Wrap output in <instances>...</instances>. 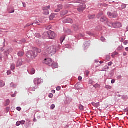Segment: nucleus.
<instances>
[{
    "mask_svg": "<svg viewBox=\"0 0 128 128\" xmlns=\"http://www.w3.org/2000/svg\"><path fill=\"white\" fill-rule=\"evenodd\" d=\"M94 88H100V84H96L94 85Z\"/></svg>",
    "mask_w": 128,
    "mask_h": 128,
    "instance_id": "bb28decb",
    "label": "nucleus"
},
{
    "mask_svg": "<svg viewBox=\"0 0 128 128\" xmlns=\"http://www.w3.org/2000/svg\"><path fill=\"white\" fill-rule=\"evenodd\" d=\"M50 28H52V26H48V28H47V30H50Z\"/></svg>",
    "mask_w": 128,
    "mask_h": 128,
    "instance_id": "864d4df0",
    "label": "nucleus"
},
{
    "mask_svg": "<svg viewBox=\"0 0 128 128\" xmlns=\"http://www.w3.org/2000/svg\"><path fill=\"white\" fill-rule=\"evenodd\" d=\"M108 20V18H106V17L103 16L100 18V22H106Z\"/></svg>",
    "mask_w": 128,
    "mask_h": 128,
    "instance_id": "dca6fc26",
    "label": "nucleus"
},
{
    "mask_svg": "<svg viewBox=\"0 0 128 128\" xmlns=\"http://www.w3.org/2000/svg\"><path fill=\"white\" fill-rule=\"evenodd\" d=\"M73 28L74 29L75 32H78V30H79L78 26L76 25L73 26Z\"/></svg>",
    "mask_w": 128,
    "mask_h": 128,
    "instance_id": "412c9836",
    "label": "nucleus"
},
{
    "mask_svg": "<svg viewBox=\"0 0 128 128\" xmlns=\"http://www.w3.org/2000/svg\"><path fill=\"white\" fill-rule=\"evenodd\" d=\"M98 18H100V16H98Z\"/></svg>",
    "mask_w": 128,
    "mask_h": 128,
    "instance_id": "338daca9",
    "label": "nucleus"
},
{
    "mask_svg": "<svg viewBox=\"0 0 128 128\" xmlns=\"http://www.w3.org/2000/svg\"><path fill=\"white\" fill-rule=\"evenodd\" d=\"M122 100H128V96L126 95H124L122 96Z\"/></svg>",
    "mask_w": 128,
    "mask_h": 128,
    "instance_id": "4be33fe9",
    "label": "nucleus"
},
{
    "mask_svg": "<svg viewBox=\"0 0 128 128\" xmlns=\"http://www.w3.org/2000/svg\"><path fill=\"white\" fill-rule=\"evenodd\" d=\"M10 86L11 88H16V84H14V83H12L10 84Z\"/></svg>",
    "mask_w": 128,
    "mask_h": 128,
    "instance_id": "393cba45",
    "label": "nucleus"
},
{
    "mask_svg": "<svg viewBox=\"0 0 128 128\" xmlns=\"http://www.w3.org/2000/svg\"><path fill=\"white\" fill-rule=\"evenodd\" d=\"M64 38H61L60 39L61 44H62V42H64Z\"/></svg>",
    "mask_w": 128,
    "mask_h": 128,
    "instance_id": "7c9ffc66",
    "label": "nucleus"
},
{
    "mask_svg": "<svg viewBox=\"0 0 128 128\" xmlns=\"http://www.w3.org/2000/svg\"><path fill=\"white\" fill-rule=\"evenodd\" d=\"M52 94H56V90H52Z\"/></svg>",
    "mask_w": 128,
    "mask_h": 128,
    "instance_id": "4d7b16f0",
    "label": "nucleus"
},
{
    "mask_svg": "<svg viewBox=\"0 0 128 128\" xmlns=\"http://www.w3.org/2000/svg\"><path fill=\"white\" fill-rule=\"evenodd\" d=\"M79 108L80 110H84V106L82 104H80L79 106Z\"/></svg>",
    "mask_w": 128,
    "mask_h": 128,
    "instance_id": "a878e982",
    "label": "nucleus"
},
{
    "mask_svg": "<svg viewBox=\"0 0 128 128\" xmlns=\"http://www.w3.org/2000/svg\"><path fill=\"white\" fill-rule=\"evenodd\" d=\"M86 34H88V36H93V34L90 32H87Z\"/></svg>",
    "mask_w": 128,
    "mask_h": 128,
    "instance_id": "2f4dec72",
    "label": "nucleus"
},
{
    "mask_svg": "<svg viewBox=\"0 0 128 128\" xmlns=\"http://www.w3.org/2000/svg\"><path fill=\"white\" fill-rule=\"evenodd\" d=\"M101 40H102V42H106V39H104V37H102V38H101Z\"/></svg>",
    "mask_w": 128,
    "mask_h": 128,
    "instance_id": "a19ab883",
    "label": "nucleus"
},
{
    "mask_svg": "<svg viewBox=\"0 0 128 128\" xmlns=\"http://www.w3.org/2000/svg\"><path fill=\"white\" fill-rule=\"evenodd\" d=\"M46 54H54L56 52V48L54 46H51L44 50Z\"/></svg>",
    "mask_w": 128,
    "mask_h": 128,
    "instance_id": "f257e3e1",
    "label": "nucleus"
},
{
    "mask_svg": "<svg viewBox=\"0 0 128 128\" xmlns=\"http://www.w3.org/2000/svg\"><path fill=\"white\" fill-rule=\"evenodd\" d=\"M92 105L93 106H94L95 108H98V106H100V102H98V103L92 102Z\"/></svg>",
    "mask_w": 128,
    "mask_h": 128,
    "instance_id": "f3484780",
    "label": "nucleus"
},
{
    "mask_svg": "<svg viewBox=\"0 0 128 128\" xmlns=\"http://www.w3.org/2000/svg\"><path fill=\"white\" fill-rule=\"evenodd\" d=\"M126 52H124V54H123V56H126Z\"/></svg>",
    "mask_w": 128,
    "mask_h": 128,
    "instance_id": "6e6d98bb",
    "label": "nucleus"
},
{
    "mask_svg": "<svg viewBox=\"0 0 128 128\" xmlns=\"http://www.w3.org/2000/svg\"><path fill=\"white\" fill-rule=\"evenodd\" d=\"M14 12V10L13 12H10V14H12Z\"/></svg>",
    "mask_w": 128,
    "mask_h": 128,
    "instance_id": "bf43d9fd",
    "label": "nucleus"
},
{
    "mask_svg": "<svg viewBox=\"0 0 128 128\" xmlns=\"http://www.w3.org/2000/svg\"><path fill=\"white\" fill-rule=\"evenodd\" d=\"M15 96H16V95H14V94L12 95V98H14Z\"/></svg>",
    "mask_w": 128,
    "mask_h": 128,
    "instance_id": "13d9d810",
    "label": "nucleus"
},
{
    "mask_svg": "<svg viewBox=\"0 0 128 128\" xmlns=\"http://www.w3.org/2000/svg\"><path fill=\"white\" fill-rule=\"evenodd\" d=\"M106 60H110V56H106Z\"/></svg>",
    "mask_w": 128,
    "mask_h": 128,
    "instance_id": "4c0bfd02",
    "label": "nucleus"
},
{
    "mask_svg": "<svg viewBox=\"0 0 128 128\" xmlns=\"http://www.w3.org/2000/svg\"><path fill=\"white\" fill-rule=\"evenodd\" d=\"M112 62H110L109 63H108V66H112Z\"/></svg>",
    "mask_w": 128,
    "mask_h": 128,
    "instance_id": "de8ad7c7",
    "label": "nucleus"
},
{
    "mask_svg": "<svg viewBox=\"0 0 128 128\" xmlns=\"http://www.w3.org/2000/svg\"><path fill=\"white\" fill-rule=\"evenodd\" d=\"M118 80H120V78H122V76L121 75H120L119 76H118Z\"/></svg>",
    "mask_w": 128,
    "mask_h": 128,
    "instance_id": "5fc2aeb1",
    "label": "nucleus"
},
{
    "mask_svg": "<svg viewBox=\"0 0 128 128\" xmlns=\"http://www.w3.org/2000/svg\"><path fill=\"white\" fill-rule=\"evenodd\" d=\"M81 36H82V37L84 36V35H82L81 34Z\"/></svg>",
    "mask_w": 128,
    "mask_h": 128,
    "instance_id": "69168bd1",
    "label": "nucleus"
},
{
    "mask_svg": "<svg viewBox=\"0 0 128 128\" xmlns=\"http://www.w3.org/2000/svg\"><path fill=\"white\" fill-rule=\"evenodd\" d=\"M22 59H19L17 62L16 67L18 68V66H22Z\"/></svg>",
    "mask_w": 128,
    "mask_h": 128,
    "instance_id": "9d476101",
    "label": "nucleus"
},
{
    "mask_svg": "<svg viewBox=\"0 0 128 128\" xmlns=\"http://www.w3.org/2000/svg\"><path fill=\"white\" fill-rule=\"evenodd\" d=\"M50 8V6L44 8H43V10H44L43 14H44L45 16H48V15L50 14V11H48Z\"/></svg>",
    "mask_w": 128,
    "mask_h": 128,
    "instance_id": "423d86ee",
    "label": "nucleus"
},
{
    "mask_svg": "<svg viewBox=\"0 0 128 128\" xmlns=\"http://www.w3.org/2000/svg\"><path fill=\"white\" fill-rule=\"evenodd\" d=\"M20 121H18L16 123V126H20Z\"/></svg>",
    "mask_w": 128,
    "mask_h": 128,
    "instance_id": "c85d7f7f",
    "label": "nucleus"
},
{
    "mask_svg": "<svg viewBox=\"0 0 128 128\" xmlns=\"http://www.w3.org/2000/svg\"><path fill=\"white\" fill-rule=\"evenodd\" d=\"M63 22L64 24H66V22H68V24H72L74 22V21H72V20L71 18H68V19L64 20Z\"/></svg>",
    "mask_w": 128,
    "mask_h": 128,
    "instance_id": "1a4fd4ad",
    "label": "nucleus"
},
{
    "mask_svg": "<svg viewBox=\"0 0 128 128\" xmlns=\"http://www.w3.org/2000/svg\"><path fill=\"white\" fill-rule=\"evenodd\" d=\"M112 58H114V54H112Z\"/></svg>",
    "mask_w": 128,
    "mask_h": 128,
    "instance_id": "e2e57ef3",
    "label": "nucleus"
},
{
    "mask_svg": "<svg viewBox=\"0 0 128 128\" xmlns=\"http://www.w3.org/2000/svg\"><path fill=\"white\" fill-rule=\"evenodd\" d=\"M10 101L9 100H6V106H8L10 104Z\"/></svg>",
    "mask_w": 128,
    "mask_h": 128,
    "instance_id": "c756f323",
    "label": "nucleus"
},
{
    "mask_svg": "<svg viewBox=\"0 0 128 128\" xmlns=\"http://www.w3.org/2000/svg\"><path fill=\"white\" fill-rule=\"evenodd\" d=\"M30 74H36V70L34 68L32 69Z\"/></svg>",
    "mask_w": 128,
    "mask_h": 128,
    "instance_id": "5701e85b",
    "label": "nucleus"
},
{
    "mask_svg": "<svg viewBox=\"0 0 128 128\" xmlns=\"http://www.w3.org/2000/svg\"><path fill=\"white\" fill-rule=\"evenodd\" d=\"M62 10V5H58V8L55 10L56 12H60V10Z\"/></svg>",
    "mask_w": 128,
    "mask_h": 128,
    "instance_id": "ddd939ff",
    "label": "nucleus"
},
{
    "mask_svg": "<svg viewBox=\"0 0 128 128\" xmlns=\"http://www.w3.org/2000/svg\"><path fill=\"white\" fill-rule=\"evenodd\" d=\"M89 18H90V19L94 18H96V16L95 15H92V16H89Z\"/></svg>",
    "mask_w": 128,
    "mask_h": 128,
    "instance_id": "473e14b6",
    "label": "nucleus"
},
{
    "mask_svg": "<svg viewBox=\"0 0 128 128\" xmlns=\"http://www.w3.org/2000/svg\"><path fill=\"white\" fill-rule=\"evenodd\" d=\"M106 88H107V90H112V86H106Z\"/></svg>",
    "mask_w": 128,
    "mask_h": 128,
    "instance_id": "cd10ccee",
    "label": "nucleus"
},
{
    "mask_svg": "<svg viewBox=\"0 0 128 128\" xmlns=\"http://www.w3.org/2000/svg\"><path fill=\"white\" fill-rule=\"evenodd\" d=\"M108 16L110 18H116L118 17V13L117 12H114V14H112L110 12H108Z\"/></svg>",
    "mask_w": 128,
    "mask_h": 128,
    "instance_id": "0eeeda50",
    "label": "nucleus"
},
{
    "mask_svg": "<svg viewBox=\"0 0 128 128\" xmlns=\"http://www.w3.org/2000/svg\"><path fill=\"white\" fill-rule=\"evenodd\" d=\"M49 98H52L54 97V94H50L48 96Z\"/></svg>",
    "mask_w": 128,
    "mask_h": 128,
    "instance_id": "e433bc0d",
    "label": "nucleus"
},
{
    "mask_svg": "<svg viewBox=\"0 0 128 128\" xmlns=\"http://www.w3.org/2000/svg\"><path fill=\"white\" fill-rule=\"evenodd\" d=\"M128 44V41H125V42H124V44L125 46H126V44Z\"/></svg>",
    "mask_w": 128,
    "mask_h": 128,
    "instance_id": "603ef678",
    "label": "nucleus"
},
{
    "mask_svg": "<svg viewBox=\"0 0 128 128\" xmlns=\"http://www.w3.org/2000/svg\"><path fill=\"white\" fill-rule=\"evenodd\" d=\"M33 50L34 52H36L37 54H40V52H42V50L38 48H34Z\"/></svg>",
    "mask_w": 128,
    "mask_h": 128,
    "instance_id": "4468645a",
    "label": "nucleus"
},
{
    "mask_svg": "<svg viewBox=\"0 0 128 128\" xmlns=\"http://www.w3.org/2000/svg\"><path fill=\"white\" fill-rule=\"evenodd\" d=\"M18 56L22 58V56H24V51H19L18 53Z\"/></svg>",
    "mask_w": 128,
    "mask_h": 128,
    "instance_id": "9b49d317",
    "label": "nucleus"
},
{
    "mask_svg": "<svg viewBox=\"0 0 128 128\" xmlns=\"http://www.w3.org/2000/svg\"><path fill=\"white\" fill-rule=\"evenodd\" d=\"M66 14H68V12L66 10L62 11L60 12L61 16H66Z\"/></svg>",
    "mask_w": 128,
    "mask_h": 128,
    "instance_id": "6ab92c4d",
    "label": "nucleus"
},
{
    "mask_svg": "<svg viewBox=\"0 0 128 128\" xmlns=\"http://www.w3.org/2000/svg\"><path fill=\"white\" fill-rule=\"evenodd\" d=\"M4 86H6V84L2 80H0V87L4 88Z\"/></svg>",
    "mask_w": 128,
    "mask_h": 128,
    "instance_id": "a211bd4d",
    "label": "nucleus"
},
{
    "mask_svg": "<svg viewBox=\"0 0 128 128\" xmlns=\"http://www.w3.org/2000/svg\"><path fill=\"white\" fill-rule=\"evenodd\" d=\"M56 108V106L54 104H52L51 106V108L52 110H54V108Z\"/></svg>",
    "mask_w": 128,
    "mask_h": 128,
    "instance_id": "c9c22d12",
    "label": "nucleus"
},
{
    "mask_svg": "<svg viewBox=\"0 0 128 128\" xmlns=\"http://www.w3.org/2000/svg\"><path fill=\"white\" fill-rule=\"evenodd\" d=\"M33 24H38V26H40V24H38V21H35L34 22Z\"/></svg>",
    "mask_w": 128,
    "mask_h": 128,
    "instance_id": "37998d69",
    "label": "nucleus"
},
{
    "mask_svg": "<svg viewBox=\"0 0 128 128\" xmlns=\"http://www.w3.org/2000/svg\"><path fill=\"white\" fill-rule=\"evenodd\" d=\"M16 110H18V112H20V110H22V108L20 107H18Z\"/></svg>",
    "mask_w": 128,
    "mask_h": 128,
    "instance_id": "58836bf2",
    "label": "nucleus"
},
{
    "mask_svg": "<svg viewBox=\"0 0 128 128\" xmlns=\"http://www.w3.org/2000/svg\"><path fill=\"white\" fill-rule=\"evenodd\" d=\"M126 30H128V28H126Z\"/></svg>",
    "mask_w": 128,
    "mask_h": 128,
    "instance_id": "774afa93",
    "label": "nucleus"
},
{
    "mask_svg": "<svg viewBox=\"0 0 128 128\" xmlns=\"http://www.w3.org/2000/svg\"><path fill=\"white\" fill-rule=\"evenodd\" d=\"M52 66L53 68H58V65L57 64V63H54L52 62Z\"/></svg>",
    "mask_w": 128,
    "mask_h": 128,
    "instance_id": "2eb2a0df",
    "label": "nucleus"
},
{
    "mask_svg": "<svg viewBox=\"0 0 128 128\" xmlns=\"http://www.w3.org/2000/svg\"><path fill=\"white\" fill-rule=\"evenodd\" d=\"M34 26V23L32 24H27L26 25V26Z\"/></svg>",
    "mask_w": 128,
    "mask_h": 128,
    "instance_id": "79ce46f5",
    "label": "nucleus"
},
{
    "mask_svg": "<svg viewBox=\"0 0 128 128\" xmlns=\"http://www.w3.org/2000/svg\"><path fill=\"white\" fill-rule=\"evenodd\" d=\"M112 26L114 28H122V24L118 22L112 24Z\"/></svg>",
    "mask_w": 128,
    "mask_h": 128,
    "instance_id": "6e6552de",
    "label": "nucleus"
},
{
    "mask_svg": "<svg viewBox=\"0 0 128 128\" xmlns=\"http://www.w3.org/2000/svg\"><path fill=\"white\" fill-rule=\"evenodd\" d=\"M100 62V64H104V62Z\"/></svg>",
    "mask_w": 128,
    "mask_h": 128,
    "instance_id": "680f3d73",
    "label": "nucleus"
},
{
    "mask_svg": "<svg viewBox=\"0 0 128 128\" xmlns=\"http://www.w3.org/2000/svg\"><path fill=\"white\" fill-rule=\"evenodd\" d=\"M105 68H105L104 69L102 70L104 72V70H108V68H110L108 67H107V68H106V66Z\"/></svg>",
    "mask_w": 128,
    "mask_h": 128,
    "instance_id": "09e8293b",
    "label": "nucleus"
},
{
    "mask_svg": "<svg viewBox=\"0 0 128 128\" xmlns=\"http://www.w3.org/2000/svg\"><path fill=\"white\" fill-rule=\"evenodd\" d=\"M86 10V4L81 3L80 6H78V10L80 12H84Z\"/></svg>",
    "mask_w": 128,
    "mask_h": 128,
    "instance_id": "39448f33",
    "label": "nucleus"
},
{
    "mask_svg": "<svg viewBox=\"0 0 128 128\" xmlns=\"http://www.w3.org/2000/svg\"><path fill=\"white\" fill-rule=\"evenodd\" d=\"M86 76H88V74H90V72L88 70H86Z\"/></svg>",
    "mask_w": 128,
    "mask_h": 128,
    "instance_id": "c03bdc74",
    "label": "nucleus"
},
{
    "mask_svg": "<svg viewBox=\"0 0 128 128\" xmlns=\"http://www.w3.org/2000/svg\"><path fill=\"white\" fill-rule=\"evenodd\" d=\"M126 52H128V48H126Z\"/></svg>",
    "mask_w": 128,
    "mask_h": 128,
    "instance_id": "052dcab7",
    "label": "nucleus"
},
{
    "mask_svg": "<svg viewBox=\"0 0 128 128\" xmlns=\"http://www.w3.org/2000/svg\"><path fill=\"white\" fill-rule=\"evenodd\" d=\"M16 69V65L14 64H11V70H14Z\"/></svg>",
    "mask_w": 128,
    "mask_h": 128,
    "instance_id": "b1692460",
    "label": "nucleus"
},
{
    "mask_svg": "<svg viewBox=\"0 0 128 128\" xmlns=\"http://www.w3.org/2000/svg\"><path fill=\"white\" fill-rule=\"evenodd\" d=\"M8 76H10V74H12V71L10 70H9L7 72Z\"/></svg>",
    "mask_w": 128,
    "mask_h": 128,
    "instance_id": "72a5a7b5",
    "label": "nucleus"
},
{
    "mask_svg": "<svg viewBox=\"0 0 128 128\" xmlns=\"http://www.w3.org/2000/svg\"><path fill=\"white\" fill-rule=\"evenodd\" d=\"M54 18H56V14H52L50 15V20H54Z\"/></svg>",
    "mask_w": 128,
    "mask_h": 128,
    "instance_id": "aec40b11",
    "label": "nucleus"
},
{
    "mask_svg": "<svg viewBox=\"0 0 128 128\" xmlns=\"http://www.w3.org/2000/svg\"><path fill=\"white\" fill-rule=\"evenodd\" d=\"M26 56L30 60H34L36 56H38V53L33 49V50L28 51L26 53Z\"/></svg>",
    "mask_w": 128,
    "mask_h": 128,
    "instance_id": "f03ea898",
    "label": "nucleus"
},
{
    "mask_svg": "<svg viewBox=\"0 0 128 128\" xmlns=\"http://www.w3.org/2000/svg\"><path fill=\"white\" fill-rule=\"evenodd\" d=\"M121 42H124V40H123V39H122V40H121Z\"/></svg>",
    "mask_w": 128,
    "mask_h": 128,
    "instance_id": "0e129e2a",
    "label": "nucleus"
},
{
    "mask_svg": "<svg viewBox=\"0 0 128 128\" xmlns=\"http://www.w3.org/2000/svg\"><path fill=\"white\" fill-rule=\"evenodd\" d=\"M24 8H26V3H22Z\"/></svg>",
    "mask_w": 128,
    "mask_h": 128,
    "instance_id": "3c124183",
    "label": "nucleus"
},
{
    "mask_svg": "<svg viewBox=\"0 0 128 128\" xmlns=\"http://www.w3.org/2000/svg\"><path fill=\"white\" fill-rule=\"evenodd\" d=\"M20 122L21 124H26V121L25 120L20 121Z\"/></svg>",
    "mask_w": 128,
    "mask_h": 128,
    "instance_id": "f704fd0d",
    "label": "nucleus"
},
{
    "mask_svg": "<svg viewBox=\"0 0 128 128\" xmlns=\"http://www.w3.org/2000/svg\"><path fill=\"white\" fill-rule=\"evenodd\" d=\"M34 84H40V79L38 78H36L34 80Z\"/></svg>",
    "mask_w": 128,
    "mask_h": 128,
    "instance_id": "f8f14e48",
    "label": "nucleus"
},
{
    "mask_svg": "<svg viewBox=\"0 0 128 128\" xmlns=\"http://www.w3.org/2000/svg\"><path fill=\"white\" fill-rule=\"evenodd\" d=\"M21 42H26V39H23L21 40Z\"/></svg>",
    "mask_w": 128,
    "mask_h": 128,
    "instance_id": "49530a36",
    "label": "nucleus"
},
{
    "mask_svg": "<svg viewBox=\"0 0 128 128\" xmlns=\"http://www.w3.org/2000/svg\"><path fill=\"white\" fill-rule=\"evenodd\" d=\"M82 80V76H79L78 77V80Z\"/></svg>",
    "mask_w": 128,
    "mask_h": 128,
    "instance_id": "8fccbe9b",
    "label": "nucleus"
},
{
    "mask_svg": "<svg viewBox=\"0 0 128 128\" xmlns=\"http://www.w3.org/2000/svg\"><path fill=\"white\" fill-rule=\"evenodd\" d=\"M60 86H58L56 88V90L58 91V90H60Z\"/></svg>",
    "mask_w": 128,
    "mask_h": 128,
    "instance_id": "ea45409f",
    "label": "nucleus"
},
{
    "mask_svg": "<svg viewBox=\"0 0 128 128\" xmlns=\"http://www.w3.org/2000/svg\"><path fill=\"white\" fill-rule=\"evenodd\" d=\"M43 64H47L48 66H50L52 65V60L50 58H46L43 61Z\"/></svg>",
    "mask_w": 128,
    "mask_h": 128,
    "instance_id": "20e7f679",
    "label": "nucleus"
},
{
    "mask_svg": "<svg viewBox=\"0 0 128 128\" xmlns=\"http://www.w3.org/2000/svg\"><path fill=\"white\" fill-rule=\"evenodd\" d=\"M44 36H46V38H48L50 40H54L56 35L54 32L50 31L48 32H44Z\"/></svg>",
    "mask_w": 128,
    "mask_h": 128,
    "instance_id": "7ed1b4c3",
    "label": "nucleus"
},
{
    "mask_svg": "<svg viewBox=\"0 0 128 128\" xmlns=\"http://www.w3.org/2000/svg\"><path fill=\"white\" fill-rule=\"evenodd\" d=\"M114 82H116V80H112L111 81V83H112V84H114Z\"/></svg>",
    "mask_w": 128,
    "mask_h": 128,
    "instance_id": "a18cd8bd",
    "label": "nucleus"
}]
</instances>
